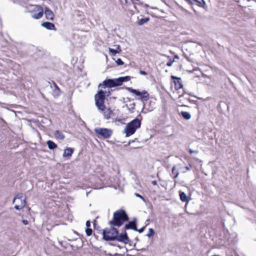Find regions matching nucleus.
Masks as SVG:
<instances>
[{
  "instance_id": "obj_1",
  "label": "nucleus",
  "mask_w": 256,
  "mask_h": 256,
  "mask_svg": "<svg viewBox=\"0 0 256 256\" xmlns=\"http://www.w3.org/2000/svg\"><path fill=\"white\" fill-rule=\"evenodd\" d=\"M129 217L126 210L120 208L113 214L112 219L108 222L110 226L118 228L122 226L124 222L128 221Z\"/></svg>"
},
{
  "instance_id": "obj_2",
  "label": "nucleus",
  "mask_w": 256,
  "mask_h": 256,
  "mask_svg": "<svg viewBox=\"0 0 256 256\" xmlns=\"http://www.w3.org/2000/svg\"><path fill=\"white\" fill-rule=\"evenodd\" d=\"M131 77L130 76H120L116 78H106L102 82V84H100L98 88L102 86L104 88H112L121 86L124 82H127L130 80Z\"/></svg>"
},
{
  "instance_id": "obj_3",
  "label": "nucleus",
  "mask_w": 256,
  "mask_h": 256,
  "mask_svg": "<svg viewBox=\"0 0 256 256\" xmlns=\"http://www.w3.org/2000/svg\"><path fill=\"white\" fill-rule=\"evenodd\" d=\"M142 120V116L140 114H139L136 118L127 124L124 130L126 137L132 136L137 129L140 128Z\"/></svg>"
},
{
  "instance_id": "obj_4",
  "label": "nucleus",
  "mask_w": 256,
  "mask_h": 256,
  "mask_svg": "<svg viewBox=\"0 0 256 256\" xmlns=\"http://www.w3.org/2000/svg\"><path fill=\"white\" fill-rule=\"evenodd\" d=\"M118 230L116 226H111L110 228H106L102 230V239L106 242L114 241L110 240L111 238L116 236L118 234Z\"/></svg>"
},
{
  "instance_id": "obj_5",
  "label": "nucleus",
  "mask_w": 256,
  "mask_h": 256,
  "mask_svg": "<svg viewBox=\"0 0 256 256\" xmlns=\"http://www.w3.org/2000/svg\"><path fill=\"white\" fill-rule=\"evenodd\" d=\"M124 88L136 96H140V98L144 103L145 101H147L149 98V94L145 90H143L140 92L138 90H136L130 87L124 86Z\"/></svg>"
},
{
  "instance_id": "obj_6",
  "label": "nucleus",
  "mask_w": 256,
  "mask_h": 256,
  "mask_svg": "<svg viewBox=\"0 0 256 256\" xmlns=\"http://www.w3.org/2000/svg\"><path fill=\"white\" fill-rule=\"evenodd\" d=\"M94 132L105 139L110 138L112 134V130L107 128H96L94 129Z\"/></svg>"
},
{
  "instance_id": "obj_7",
  "label": "nucleus",
  "mask_w": 256,
  "mask_h": 256,
  "mask_svg": "<svg viewBox=\"0 0 256 256\" xmlns=\"http://www.w3.org/2000/svg\"><path fill=\"white\" fill-rule=\"evenodd\" d=\"M110 240H118V242H123L124 244H128L130 242V240L128 236V234L126 230L124 229V231L116 235V236L112 237Z\"/></svg>"
},
{
  "instance_id": "obj_8",
  "label": "nucleus",
  "mask_w": 256,
  "mask_h": 256,
  "mask_svg": "<svg viewBox=\"0 0 256 256\" xmlns=\"http://www.w3.org/2000/svg\"><path fill=\"white\" fill-rule=\"evenodd\" d=\"M22 198H23V194L22 193L18 194L14 198V199L12 201L13 204L15 202V201L16 199L20 200V204L16 205L14 206V208L16 210H20L22 209L23 208H24L26 206V198H24V200H22Z\"/></svg>"
},
{
  "instance_id": "obj_9",
  "label": "nucleus",
  "mask_w": 256,
  "mask_h": 256,
  "mask_svg": "<svg viewBox=\"0 0 256 256\" xmlns=\"http://www.w3.org/2000/svg\"><path fill=\"white\" fill-rule=\"evenodd\" d=\"M128 223L126 224L124 228L125 230H136L138 226L137 218H134L132 220H129L127 222Z\"/></svg>"
},
{
  "instance_id": "obj_10",
  "label": "nucleus",
  "mask_w": 256,
  "mask_h": 256,
  "mask_svg": "<svg viewBox=\"0 0 256 256\" xmlns=\"http://www.w3.org/2000/svg\"><path fill=\"white\" fill-rule=\"evenodd\" d=\"M170 78L174 84V88L176 90H178L182 88L183 84H182V79L180 78L174 76H171Z\"/></svg>"
},
{
  "instance_id": "obj_11",
  "label": "nucleus",
  "mask_w": 256,
  "mask_h": 256,
  "mask_svg": "<svg viewBox=\"0 0 256 256\" xmlns=\"http://www.w3.org/2000/svg\"><path fill=\"white\" fill-rule=\"evenodd\" d=\"M34 12L38 11V13H35L32 16V17L36 20L40 19L41 18L44 14V10L42 7L40 6H36L34 8Z\"/></svg>"
},
{
  "instance_id": "obj_12",
  "label": "nucleus",
  "mask_w": 256,
  "mask_h": 256,
  "mask_svg": "<svg viewBox=\"0 0 256 256\" xmlns=\"http://www.w3.org/2000/svg\"><path fill=\"white\" fill-rule=\"evenodd\" d=\"M44 12L46 18L50 20H53L54 19V14L52 10L48 7L46 6L44 13Z\"/></svg>"
},
{
  "instance_id": "obj_13",
  "label": "nucleus",
  "mask_w": 256,
  "mask_h": 256,
  "mask_svg": "<svg viewBox=\"0 0 256 256\" xmlns=\"http://www.w3.org/2000/svg\"><path fill=\"white\" fill-rule=\"evenodd\" d=\"M106 92H104L102 90H99L97 94L94 96V100H104L106 98Z\"/></svg>"
},
{
  "instance_id": "obj_14",
  "label": "nucleus",
  "mask_w": 256,
  "mask_h": 256,
  "mask_svg": "<svg viewBox=\"0 0 256 256\" xmlns=\"http://www.w3.org/2000/svg\"><path fill=\"white\" fill-rule=\"evenodd\" d=\"M41 26L48 30H56L55 25L53 23L49 22H42L41 24Z\"/></svg>"
},
{
  "instance_id": "obj_15",
  "label": "nucleus",
  "mask_w": 256,
  "mask_h": 256,
  "mask_svg": "<svg viewBox=\"0 0 256 256\" xmlns=\"http://www.w3.org/2000/svg\"><path fill=\"white\" fill-rule=\"evenodd\" d=\"M95 104L98 110L104 111L106 108L104 100H95Z\"/></svg>"
},
{
  "instance_id": "obj_16",
  "label": "nucleus",
  "mask_w": 256,
  "mask_h": 256,
  "mask_svg": "<svg viewBox=\"0 0 256 256\" xmlns=\"http://www.w3.org/2000/svg\"><path fill=\"white\" fill-rule=\"evenodd\" d=\"M74 152V148H72L66 147L64 150L62 156L64 158H68L72 156Z\"/></svg>"
},
{
  "instance_id": "obj_17",
  "label": "nucleus",
  "mask_w": 256,
  "mask_h": 256,
  "mask_svg": "<svg viewBox=\"0 0 256 256\" xmlns=\"http://www.w3.org/2000/svg\"><path fill=\"white\" fill-rule=\"evenodd\" d=\"M192 2L194 4V2L196 3L198 6L202 8L204 10H208V6L204 0H192Z\"/></svg>"
},
{
  "instance_id": "obj_18",
  "label": "nucleus",
  "mask_w": 256,
  "mask_h": 256,
  "mask_svg": "<svg viewBox=\"0 0 256 256\" xmlns=\"http://www.w3.org/2000/svg\"><path fill=\"white\" fill-rule=\"evenodd\" d=\"M54 136L56 139L60 140H64L65 138V136L61 131L59 130H56L55 131Z\"/></svg>"
},
{
  "instance_id": "obj_19",
  "label": "nucleus",
  "mask_w": 256,
  "mask_h": 256,
  "mask_svg": "<svg viewBox=\"0 0 256 256\" xmlns=\"http://www.w3.org/2000/svg\"><path fill=\"white\" fill-rule=\"evenodd\" d=\"M46 144L48 148L50 150H54L57 148L58 145L52 140H48L46 142Z\"/></svg>"
},
{
  "instance_id": "obj_20",
  "label": "nucleus",
  "mask_w": 256,
  "mask_h": 256,
  "mask_svg": "<svg viewBox=\"0 0 256 256\" xmlns=\"http://www.w3.org/2000/svg\"><path fill=\"white\" fill-rule=\"evenodd\" d=\"M179 196L180 198V200L183 202H188V198L186 194L184 192L182 191L179 192Z\"/></svg>"
},
{
  "instance_id": "obj_21",
  "label": "nucleus",
  "mask_w": 256,
  "mask_h": 256,
  "mask_svg": "<svg viewBox=\"0 0 256 256\" xmlns=\"http://www.w3.org/2000/svg\"><path fill=\"white\" fill-rule=\"evenodd\" d=\"M180 115L184 119L186 120H189L190 119L192 116L191 114L187 112H184L182 111L180 113Z\"/></svg>"
},
{
  "instance_id": "obj_22",
  "label": "nucleus",
  "mask_w": 256,
  "mask_h": 256,
  "mask_svg": "<svg viewBox=\"0 0 256 256\" xmlns=\"http://www.w3.org/2000/svg\"><path fill=\"white\" fill-rule=\"evenodd\" d=\"M112 111L110 109H108L107 110L104 112V118L106 120H108L110 118V115L112 114Z\"/></svg>"
},
{
  "instance_id": "obj_23",
  "label": "nucleus",
  "mask_w": 256,
  "mask_h": 256,
  "mask_svg": "<svg viewBox=\"0 0 256 256\" xmlns=\"http://www.w3.org/2000/svg\"><path fill=\"white\" fill-rule=\"evenodd\" d=\"M150 20L149 18H142L140 19L138 22V24L139 26H142L144 24L146 23Z\"/></svg>"
},
{
  "instance_id": "obj_24",
  "label": "nucleus",
  "mask_w": 256,
  "mask_h": 256,
  "mask_svg": "<svg viewBox=\"0 0 256 256\" xmlns=\"http://www.w3.org/2000/svg\"><path fill=\"white\" fill-rule=\"evenodd\" d=\"M155 234V232L152 228H150L148 229V232L146 234V236L148 238H150L152 237Z\"/></svg>"
},
{
  "instance_id": "obj_25",
  "label": "nucleus",
  "mask_w": 256,
  "mask_h": 256,
  "mask_svg": "<svg viewBox=\"0 0 256 256\" xmlns=\"http://www.w3.org/2000/svg\"><path fill=\"white\" fill-rule=\"evenodd\" d=\"M108 52L110 55L112 56H114L116 55L117 54H119L118 51H116V50H115L114 48H108Z\"/></svg>"
},
{
  "instance_id": "obj_26",
  "label": "nucleus",
  "mask_w": 256,
  "mask_h": 256,
  "mask_svg": "<svg viewBox=\"0 0 256 256\" xmlns=\"http://www.w3.org/2000/svg\"><path fill=\"white\" fill-rule=\"evenodd\" d=\"M172 173L173 174H174V176L173 178L174 179L176 178L179 174L178 171L176 170V166H174L172 168Z\"/></svg>"
},
{
  "instance_id": "obj_27",
  "label": "nucleus",
  "mask_w": 256,
  "mask_h": 256,
  "mask_svg": "<svg viewBox=\"0 0 256 256\" xmlns=\"http://www.w3.org/2000/svg\"><path fill=\"white\" fill-rule=\"evenodd\" d=\"M92 230L90 228H86V234L87 236H91L92 234Z\"/></svg>"
},
{
  "instance_id": "obj_28",
  "label": "nucleus",
  "mask_w": 256,
  "mask_h": 256,
  "mask_svg": "<svg viewBox=\"0 0 256 256\" xmlns=\"http://www.w3.org/2000/svg\"><path fill=\"white\" fill-rule=\"evenodd\" d=\"M167 58H169L168 62L166 64V66H171L173 64V62H174V59L172 60L170 56H167Z\"/></svg>"
},
{
  "instance_id": "obj_29",
  "label": "nucleus",
  "mask_w": 256,
  "mask_h": 256,
  "mask_svg": "<svg viewBox=\"0 0 256 256\" xmlns=\"http://www.w3.org/2000/svg\"><path fill=\"white\" fill-rule=\"evenodd\" d=\"M54 86L55 88V92H58V94L60 95V90L55 82H54Z\"/></svg>"
},
{
  "instance_id": "obj_30",
  "label": "nucleus",
  "mask_w": 256,
  "mask_h": 256,
  "mask_svg": "<svg viewBox=\"0 0 256 256\" xmlns=\"http://www.w3.org/2000/svg\"><path fill=\"white\" fill-rule=\"evenodd\" d=\"M116 63L118 66H122L124 64L123 61L120 58H118L117 60L116 61Z\"/></svg>"
},
{
  "instance_id": "obj_31",
  "label": "nucleus",
  "mask_w": 256,
  "mask_h": 256,
  "mask_svg": "<svg viewBox=\"0 0 256 256\" xmlns=\"http://www.w3.org/2000/svg\"><path fill=\"white\" fill-rule=\"evenodd\" d=\"M146 226V225L145 226L142 227V228H140V229H138L136 228V230H134L136 231V232H138L139 233H142L144 230Z\"/></svg>"
},
{
  "instance_id": "obj_32",
  "label": "nucleus",
  "mask_w": 256,
  "mask_h": 256,
  "mask_svg": "<svg viewBox=\"0 0 256 256\" xmlns=\"http://www.w3.org/2000/svg\"><path fill=\"white\" fill-rule=\"evenodd\" d=\"M135 103H132V104H130V108H128V104H126V106L128 107V109L129 110H134V108H135Z\"/></svg>"
},
{
  "instance_id": "obj_33",
  "label": "nucleus",
  "mask_w": 256,
  "mask_h": 256,
  "mask_svg": "<svg viewBox=\"0 0 256 256\" xmlns=\"http://www.w3.org/2000/svg\"><path fill=\"white\" fill-rule=\"evenodd\" d=\"M93 224H94V228L96 230H99L98 228H100V227L97 224V221L96 220H94V221L93 222Z\"/></svg>"
},
{
  "instance_id": "obj_34",
  "label": "nucleus",
  "mask_w": 256,
  "mask_h": 256,
  "mask_svg": "<svg viewBox=\"0 0 256 256\" xmlns=\"http://www.w3.org/2000/svg\"><path fill=\"white\" fill-rule=\"evenodd\" d=\"M134 195L138 198H140L141 200H142L144 202H146L145 198L140 194L138 193H135Z\"/></svg>"
},
{
  "instance_id": "obj_35",
  "label": "nucleus",
  "mask_w": 256,
  "mask_h": 256,
  "mask_svg": "<svg viewBox=\"0 0 256 256\" xmlns=\"http://www.w3.org/2000/svg\"><path fill=\"white\" fill-rule=\"evenodd\" d=\"M114 46L116 47L115 50H116V51H118V53H120L122 52V50L120 45H114Z\"/></svg>"
},
{
  "instance_id": "obj_36",
  "label": "nucleus",
  "mask_w": 256,
  "mask_h": 256,
  "mask_svg": "<svg viewBox=\"0 0 256 256\" xmlns=\"http://www.w3.org/2000/svg\"><path fill=\"white\" fill-rule=\"evenodd\" d=\"M188 152H189L190 154H192L193 153H194V154H198V150H192L191 148H190L189 150H188Z\"/></svg>"
},
{
  "instance_id": "obj_37",
  "label": "nucleus",
  "mask_w": 256,
  "mask_h": 256,
  "mask_svg": "<svg viewBox=\"0 0 256 256\" xmlns=\"http://www.w3.org/2000/svg\"><path fill=\"white\" fill-rule=\"evenodd\" d=\"M190 168H191V165L190 164V166H186L185 167H184V168L185 169V170L183 172H186V171H188V170H190Z\"/></svg>"
},
{
  "instance_id": "obj_38",
  "label": "nucleus",
  "mask_w": 256,
  "mask_h": 256,
  "mask_svg": "<svg viewBox=\"0 0 256 256\" xmlns=\"http://www.w3.org/2000/svg\"><path fill=\"white\" fill-rule=\"evenodd\" d=\"M86 228H90V220H87L86 222Z\"/></svg>"
},
{
  "instance_id": "obj_39",
  "label": "nucleus",
  "mask_w": 256,
  "mask_h": 256,
  "mask_svg": "<svg viewBox=\"0 0 256 256\" xmlns=\"http://www.w3.org/2000/svg\"><path fill=\"white\" fill-rule=\"evenodd\" d=\"M140 74H142V75H144V76H146V75H147V74H147V72H145V71H144V70H140Z\"/></svg>"
},
{
  "instance_id": "obj_40",
  "label": "nucleus",
  "mask_w": 256,
  "mask_h": 256,
  "mask_svg": "<svg viewBox=\"0 0 256 256\" xmlns=\"http://www.w3.org/2000/svg\"><path fill=\"white\" fill-rule=\"evenodd\" d=\"M184 58L188 61V62H191V60L190 58V57H188L186 54H184Z\"/></svg>"
},
{
  "instance_id": "obj_41",
  "label": "nucleus",
  "mask_w": 256,
  "mask_h": 256,
  "mask_svg": "<svg viewBox=\"0 0 256 256\" xmlns=\"http://www.w3.org/2000/svg\"><path fill=\"white\" fill-rule=\"evenodd\" d=\"M109 244L110 245V246H117L120 248H122V246H120V245H116V244H114L111 243V242H110Z\"/></svg>"
},
{
  "instance_id": "obj_42",
  "label": "nucleus",
  "mask_w": 256,
  "mask_h": 256,
  "mask_svg": "<svg viewBox=\"0 0 256 256\" xmlns=\"http://www.w3.org/2000/svg\"><path fill=\"white\" fill-rule=\"evenodd\" d=\"M112 90H108V92H106V97H108L109 96H110L111 94V92L112 91Z\"/></svg>"
},
{
  "instance_id": "obj_43",
  "label": "nucleus",
  "mask_w": 256,
  "mask_h": 256,
  "mask_svg": "<svg viewBox=\"0 0 256 256\" xmlns=\"http://www.w3.org/2000/svg\"><path fill=\"white\" fill-rule=\"evenodd\" d=\"M22 222L24 224V225H27L28 224V221L26 220H22Z\"/></svg>"
},
{
  "instance_id": "obj_44",
  "label": "nucleus",
  "mask_w": 256,
  "mask_h": 256,
  "mask_svg": "<svg viewBox=\"0 0 256 256\" xmlns=\"http://www.w3.org/2000/svg\"><path fill=\"white\" fill-rule=\"evenodd\" d=\"M38 52H40V54L42 56L44 54V52L43 51H42L40 50H38L37 52H36V54Z\"/></svg>"
},
{
  "instance_id": "obj_45",
  "label": "nucleus",
  "mask_w": 256,
  "mask_h": 256,
  "mask_svg": "<svg viewBox=\"0 0 256 256\" xmlns=\"http://www.w3.org/2000/svg\"><path fill=\"white\" fill-rule=\"evenodd\" d=\"M152 184L154 186H156L157 185V182L156 180H152Z\"/></svg>"
},
{
  "instance_id": "obj_46",
  "label": "nucleus",
  "mask_w": 256,
  "mask_h": 256,
  "mask_svg": "<svg viewBox=\"0 0 256 256\" xmlns=\"http://www.w3.org/2000/svg\"><path fill=\"white\" fill-rule=\"evenodd\" d=\"M106 234L107 236H110H110H114V234H113V233H112L111 232H110V234Z\"/></svg>"
},
{
  "instance_id": "obj_47",
  "label": "nucleus",
  "mask_w": 256,
  "mask_h": 256,
  "mask_svg": "<svg viewBox=\"0 0 256 256\" xmlns=\"http://www.w3.org/2000/svg\"><path fill=\"white\" fill-rule=\"evenodd\" d=\"M132 142H133V141H131V140H130L125 145V146H128L130 144H132Z\"/></svg>"
},
{
  "instance_id": "obj_48",
  "label": "nucleus",
  "mask_w": 256,
  "mask_h": 256,
  "mask_svg": "<svg viewBox=\"0 0 256 256\" xmlns=\"http://www.w3.org/2000/svg\"><path fill=\"white\" fill-rule=\"evenodd\" d=\"M178 58H179V57H178V55H177V54L174 55V59H178Z\"/></svg>"
},
{
  "instance_id": "obj_49",
  "label": "nucleus",
  "mask_w": 256,
  "mask_h": 256,
  "mask_svg": "<svg viewBox=\"0 0 256 256\" xmlns=\"http://www.w3.org/2000/svg\"><path fill=\"white\" fill-rule=\"evenodd\" d=\"M135 240L138 242H139L140 240H139V238L138 237H136L135 238Z\"/></svg>"
},
{
  "instance_id": "obj_50",
  "label": "nucleus",
  "mask_w": 256,
  "mask_h": 256,
  "mask_svg": "<svg viewBox=\"0 0 256 256\" xmlns=\"http://www.w3.org/2000/svg\"><path fill=\"white\" fill-rule=\"evenodd\" d=\"M138 139L136 138H134V140H130L131 141H133V142H136Z\"/></svg>"
},
{
  "instance_id": "obj_51",
  "label": "nucleus",
  "mask_w": 256,
  "mask_h": 256,
  "mask_svg": "<svg viewBox=\"0 0 256 256\" xmlns=\"http://www.w3.org/2000/svg\"><path fill=\"white\" fill-rule=\"evenodd\" d=\"M107 255L110 256H113V255L111 254H108Z\"/></svg>"
},
{
  "instance_id": "obj_52",
  "label": "nucleus",
  "mask_w": 256,
  "mask_h": 256,
  "mask_svg": "<svg viewBox=\"0 0 256 256\" xmlns=\"http://www.w3.org/2000/svg\"><path fill=\"white\" fill-rule=\"evenodd\" d=\"M127 98V100H128V101H130V98Z\"/></svg>"
},
{
  "instance_id": "obj_53",
  "label": "nucleus",
  "mask_w": 256,
  "mask_h": 256,
  "mask_svg": "<svg viewBox=\"0 0 256 256\" xmlns=\"http://www.w3.org/2000/svg\"><path fill=\"white\" fill-rule=\"evenodd\" d=\"M145 6H146V7H148V5L147 4H145Z\"/></svg>"
},
{
  "instance_id": "obj_54",
  "label": "nucleus",
  "mask_w": 256,
  "mask_h": 256,
  "mask_svg": "<svg viewBox=\"0 0 256 256\" xmlns=\"http://www.w3.org/2000/svg\"><path fill=\"white\" fill-rule=\"evenodd\" d=\"M35 54H37V55H38V53H36H36H35Z\"/></svg>"
},
{
  "instance_id": "obj_55",
  "label": "nucleus",
  "mask_w": 256,
  "mask_h": 256,
  "mask_svg": "<svg viewBox=\"0 0 256 256\" xmlns=\"http://www.w3.org/2000/svg\"><path fill=\"white\" fill-rule=\"evenodd\" d=\"M114 255L117 256V255H118V254H115Z\"/></svg>"
}]
</instances>
